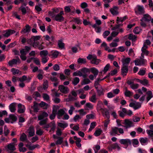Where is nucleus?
<instances>
[{
	"label": "nucleus",
	"mask_w": 153,
	"mask_h": 153,
	"mask_svg": "<svg viewBox=\"0 0 153 153\" xmlns=\"http://www.w3.org/2000/svg\"><path fill=\"white\" fill-rule=\"evenodd\" d=\"M134 62L136 65H145L147 61L146 59H144V56H143V54H141L139 59H135Z\"/></svg>",
	"instance_id": "obj_1"
},
{
	"label": "nucleus",
	"mask_w": 153,
	"mask_h": 153,
	"mask_svg": "<svg viewBox=\"0 0 153 153\" xmlns=\"http://www.w3.org/2000/svg\"><path fill=\"white\" fill-rule=\"evenodd\" d=\"M64 14L63 11H62L59 13L54 15L53 16H52V17H54L53 19L59 22H62L64 19V17L62 16Z\"/></svg>",
	"instance_id": "obj_2"
},
{
	"label": "nucleus",
	"mask_w": 153,
	"mask_h": 153,
	"mask_svg": "<svg viewBox=\"0 0 153 153\" xmlns=\"http://www.w3.org/2000/svg\"><path fill=\"white\" fill-rule=\"evenodd\" d=\"M135 12L137 15H141L145 12L144 8L143 6L137 5L135 9Z\"/></svg>",
	"instance_id": "obj_3"
},
{
	"label": "nucleus",
	"mask_w": 153,
	"mask_h": 153,
	"mask_svg": "<svg viewBox=\"0 0 153 153\" xmlns=\"http://www.w3.org/2000/svg\"><path fill=\"white\" fill-rule=\"evenodd\" d=\"M16 31L13 30L8 29L5 30H3L1 32V34L4 37H8L10 35L15 33Z\"/></svg>",
	"instance_id": "obj_4"
},
{
	"label": "nucleus",
	"mask_w": 153,
	"mask_h": 153,
	"mask_svg": "<svg viewBox=\"0 0 153 153\" xmlns=\"http://www.w3.org/2000/svg\"><path fill=\"white\" fill-rule=\"evenodd\" d=\"M97 90L98 95L100 96L104 94L105 90L102 87H95Z\"/></svg>",
	"instance_id": "obj_5"
},
{
	"label": "nucleus",
	"mask_w": 153,
	"mask_h": 153,
	"mask_svg": "<svg viewBox=\"0 0 153 153\" xmlns=\"http://www.w3.org/2000/svg\"><path fill=\"white\" fill-rule=\"evenodd\" d=\"M118 9V7L114 6L112 8L110 9V11L113 15H117L119 14Z\"/></svg>",
	"instance_id": "obj_6"
},
{
	"label": "nucleus",
	"mask_w": 153,
	"mask_h": 153,
	"mask_svg": "<svg viewBox=\"0 0 153 153\" xmlns=\"http://www.w3.org/2000/svg\"><path fill=\"white\" fill-rule=\"evenodd\" d=\"M119 142L121 144L124 145L129 144V145H131V140L128 139H120Z\"/></svg>",
	"instance_id": "obj_7"
},
{
	"label": "nucleus",
	"mask_w": 153,
	"mask_h": 153,
	"mask_svg": "<svg viewBox=\"0 0 153 153\" xmlns=\"http://www.w3.org/2000/svg\"><path fill=\"white\" fill-rule=\"evenodd\" d=\"M28 130L29 131L28 132L29 137H31L35 135V129L33 126H30Z\"/></svg>",
	"instance_id": "obj_8"
},
{
	"label": "nucleus",
	"mask_w": 153,
	"mask_h": 153,
	"mask_svg": "<svg viewBox=\"0 0 153 153\" xmlns=\"http://www.w3.org/2000/svg\"><path fill=\"white\" fill-rule=\"evenodd\" d=\"M18 112L19 113H23L25 111V106L21 103H19L18 105Z\"/></svg>",
	"instance_id": "obj_9"
},
{
	"label": "nucleus",
	"mask_w": 153,
	"mask_h": 153,
	"mask_svg": "<svg viewBox=\"0 0 153 153\" xmlns=\"http://www.w3.org/2000/svg\"><path fill=\"white\" fill-rule=\"evenodd\" d=\"M131 60V59L130 58H126L123 59L122 60L123 65L128 66Z\"/></svg>",
	"instance_id": "obj_10"
},
{
	"label": "nucleus",
	"mask_w": 153,
	"mask_h": 153,
	"mask_svg": "<svg viewBox=\"0 0 153 153\" xmlns=\"http://www.w3.org/2000/svg\"><path fill=\"white\" fill-rule=\"evenodd\" d=\"M17 59H13L9 61L8 63L10 66H12L13 65L16 64L18 62L20 61V59L18 57Z\"/></svg>",
	"instance_id": "obj_11"
},
{
	"label": "nucleus",
	"mask_w": 153,
	"mask_h": 153,
	"mask_svg": "<svg viewBox=\"0 0 153 153\" xmlns=\"http://www.w3.org/2000/svg\"><path fill=\"white\" fill-rule=\"evenodd\" d=\"M100 61L101 60L100 59H97V56L95 55L93 57V59L91 60V64L97 65Z\"/></svg>",
	"instance_id": "obj_12"
},
{
	"label": "nucleus",
	"mask_w": 153,
	"mask_h": 153,
	"mask_svg": "<svg viewBox=\"0 0 153 153\" xmlns=\"http://www.w3.org/2000/svg\"><path fill=\"white\" fill-rule=\"evenodd\" d=\"M128 66H123L121 68L122 74L123 75H126L128 71Z\"/></svg>",
	"instance_id": "obj_13"
},
{
	"label": "nucleus",
	"mask_w": 153,
	"mask_h": 153,
	"mask_svg": "<svg viewBox=\"0 0 153 153\" xmlns=\"http://www.w3.org/2000/svg\"><path fill=\"white\" fill-rule=\"evenodd\" d=\"M58 87L60 91L64 94H67L69 92V90L67 87Z\"/></svg>",
	"instance_id": "obj_14"
},
{
	"label": "nucleus",
	"mask_w": 153,
	"mask_h": 153,
	"mask_svg": "<svg viewBox=\"0 0 153 153\" xmlns=\"http://www.w3.org/2000/svg\"><path fill=\"white\" fill-rule=\"evenodd\" d=\"M142 19L146 21V22H149L151 20L152 18L149 14H144Z\"/></svg>",
	"instance_id": "obj_15"
},
{
	"label": "nucleus",
	"mask_w": 153,
	"mask_h": 153,
	"mask_svg": "<svg viewBox=\"0 0 153 153\" xmlns=\"http://www.w3.org/2000/svg\"><path fill=\"white\" fill-rule=\"evenodd\" d=\"M125 127L126 128H129L132 126V122L128 119H126L125 120Z\"/></svg>",
	"instance_id": "obj_16"
},
{
	"label": "nucleus",
	"mask_w": 153,
	"mask_h": 153,
	"mask_svg": "<svg viewBox=\"0 0 153 153\" xmlns=\"http://www.w3.org/2000/svg\"><path fill=\"white\" fill-rule=\"evenodd\" d=\"M39 106V104L36 102H34L33 105L31 107V108L33 109L35 112L36 113L38 112L39 110V109L38 108Z\"/></svg>",
	"instance_id": "obj_17"
},
{
	"label": "nucleus",
	"mask_w": 153,
	"mask_h": 153,
	"mask_svg": "<svg viewBox=\"0 0 153 153\" xmlns=\"http://www.w3.org/2000/svg\"><path fill=\"white\" fill-rule=\"evenodd\" d=\"M90 70L91 73L93 74L94 75L95 78H96L99 73V71L98 70L95 68L92 67L90 68Z\"/></svg>",
	"instance_id": "obj_18"
},
{
	"label": "nucleus",
	"mask_w": 153,
	"mask_h": 153,
	"mask_svg": "<svg viewBox=\"0 0 153 153\" xmlns=\"http://www.w3.org/2000/svg\"><path fill=\"white\" fill-rule=\"evenodd\" d=\"M5 148L6 149H7L9 150L12 151H13L16 149L15 146L12 143H10L8 144L5 147Z\"/></svg>",
	"instance_id": "obj_19"
},
{
	"label": "nucleus",
	"mask_w": 153,
	"mask_h": 153,
	"mask_svg": "<svg viewBox=\"0 0 153 153\" xmlns=\"http://www.w3.org/2000/svg\"><path fill=\"white\" fill-rule=\"evenodd\" d=\"M16 104L15 103H12L9 105V108L11 112L13 113L15 112L16 110L15 108Z\"/></svg>",
	"instance_id": "obj_20"
},
{
	"label": "nucleus",
	"mask_w": 153,
	"mask_h": 153,
	"mask_svg": "<svg viewBox=\"0 0 153 153\" xmlns=\"http://www.w3.org/2000/svg\"><path fill=\"white\" fill-rule=\"evenodd\" d=\"M138 82L143 85H149V81L146 79H144L143 80L138 79Z\"/></svg>",
	"instance_id": "obj_21"
},
{
	"label": "nucleus",
	"mask_w": 153,
	"mask_h": 153,
	"mask_svg": "<svg viewBox=\"0 0 153 153\" xmlns=\"http://www.w3.org/2000/svg\"><path fill=\"white\" fill-rule=\"evenodd\" d=\"M139 141L142 145H144V144H147L148 138L146 137L145 138L140 137L139 139Z\"/></svg>",
	"instance_id": "obj_22"
},
{
	"label": "nucleus",
	"mask_w": 153,
	"mask_h": 153,
	"mask_svg": "<svg viewBox=\"0 0 153 153\" xmlns=\"http://www.w3.org/2000/svg\"><path fill=\"white\" fill-rule=\"evenodd\" d=\"M118 128L115 127L112 128L111 131L110 132V135L111 136H114L116 134H117L118 131Z\"/></svg>",
	"instance_id": "obj_23"
},
{
	"label": "nucleus",
	"mask_w": 153,
	"mask_h": 153,
	"mask_svg": "<svg viewBox=\"0 0 153 153\" xmlns=\"http://www.w3.org/2000/svg\"><path fill=\"white\" fill-rule=\"evenodd\" d=\"M9 118L12 120V121L11 122V123H13L14 122L16 121L17 120V117L14 114H10L9 115Z\"/></svg>",
	"instance_id": "obj_24"
},
{
	"label": "nucleus",
	"mask_w": 153,
	"mask_h": 153,
	"mask_svg": "<svg viewBox=\"0 0 153 153\" xmlns=\"http://www.w3.org/2000/svg\"><path fill=\"white\" fill-rule=\"evenodd\" d=\"M81 69L82 73L83 75H85L86 76H85V78H86L87 76V75L86 74L88 72H89V70L88 68H84Z\"/></svg>",
	"instance_id": "obj_25"
},
{
	"label": "nucleus",
	"mask_w": 153,
	"mask_h": 153,
	"mask_svg": "<svg viewBox=\"0 0 153 153\" xmlns=\"http://www.w3.org/2000/svg\"><path fill=\"white\" fill-rule=\"evenodd\" d=\"M147 22L141 19L140 20L139 23L140 26L143 27H145L147 26Z\"/></svg>",
	"instance_id": "obj_26"
},
{
	"label": "nucleus",
	"mask_w": 153,
	"mask_h": 153,
	"mask_svg": "<svg viewBox=\"0 0 153 153\" xmlns=\"http://www.w3.org/2000/svg\"><path fill=\"white\" fill-rule=\"evenodd\" d=\"M102 103L101 101H98L97 106V111L100 110H104L103 108H102Z\"/></svg>",
	"instance_id": "obj_27"
},
{
	"label": "nucleus",
	"mask_w": 153,
	"mask_h": 153,
	"mask_svg": "<svg viewBox=\"0 0 153 153\" xmlns=\"http://www.w3.org/2000/svg\"><path fill=\"white\" fill-rule=\"evenodd\" d=\"M90 82H91V81L89 79L85 78L82 81L81 84L82 85H84L88 84Z\"/></svg>",
	"instance_id": "obj_28"
},
{
	"label": "nucleus",
	"mask_w": 153,
	"mask_h": 153,
	"mask_svg": "<svg viewBox=\"0 0 153 153\" xmlns=\"http://www.w3.org/2000/svg\"><path fill=\"white\" fill-rule=\"evenodd\" d=\"M79 77H75L72 81V83L74 85H76L79 83Z\"/></svg>",
	"instance_id": "obj_29"
},
{
	"label": "nucleus",
	"mask_w": 153,
	"mask_h": 153,
	"mask_svg": "<svg viewBox=\"0 0 153 153\" xmlns=\"http://www.w3.org/2000/svg\"><path fill=\"white\" fill-rule=\"evenodd\" d=\"M131 143H132L133 146L136 147L137 146H136L137 145H138L139 144V142L137 139H133L131 141Z\"/></svg>",
	"instance_id": "obj_30"
},
{
	"label": "nucleus",
	"mask_w": 153,
	"mask_h": 153,
	"mask_svg": "<svg viewBox=\"0 0 153 153\" xmlns=\"http://www.w3.org/2000/svg\"><path fill=\"white\" fill-rule=\"evenodd\" d=\"M30 27L28 25H26L25 26V28L22 31V32H23L24 33L29 32L30 30Z\"/></svg>",
	"instance_id": "obj_31"
},
{
	"label": "nucleus",
	"mask_w": 153,
	"mask_h": 153,
	"mask_svg": "<svg viewBox=\"0 0 153 153\" xmlns=\"http://www.w3.org/2000/svg\"><path fill=\"white\" fill-rule=\"evenodd\" d=\"M41 36H33L29 40L30 41L35 42V41L39 40Z\"/></svg>",
	"instance_id": "obj_32"
},
{
	"label": "nucleus",
	"mask_w": 153,
	"mask_h": 153,
	"mask_svg": "<svg viewBox=\"0 0 153 153\" xmlns=\"http://www.w3.org/2000/svg\"><path fill=\"white\" fill-rule=\"evenodd\" d=\"M102 132V130L100 128L97 129L94 133V135L96 137L100 136Z\"/></svg>",
	"instance_id": "obj_33"
},
{
	"label": "nucleus",
	"mask_w": 153,
	"mask_h": 153,
	"mask_svg": "<svg viewBox=\"0 0 153 153\" xmlns=\"http://www.w3.org/2000/svg\"><path fill=\"white\" fill-rule=\"evenodd\" d=\"M136 38L137 36L135 35H133L132 34H129L128 37V39L129 40H131L134 41L136 40Z\"/></svg>",
	"instance_id": "obj_34"
},
{
	"label": "nucleus",
	"mask_w": 153,
	"mask_h": 153,
	"mask_svg": "<svg viewBox=\"0 0 153 153\" xmlns=\"http://www.w3.org/2000/svg\"><path fill=\"white\" fill-rule=\"evenodd\" d=\"M77 62L79 64H85L86 62L85 58H79L77 60Z\"/></svg>",
	"instance_id": "obj_35"
},
{
	"label": "nucleus",
	"mask_w": 153,
	"mask_h": 153,
	"mask_svg": "<svg viewBox=\"0 0 153 153\" xmlns=\"http://www.w3.org/2000/svg\"><path fill=\"white\" fill-rule=\"evenodd\" d=\"M111 147L113 149H114L117 148L118 150H119L121 148L119 146L118 144L117 143H115L110 145Z\"/></svg>",
	"instance_id": "obj_36"
},
{
	"label": "nucleus",
	"mask_w": 153,
	"mask_h": 153,
	"mask_svg": "<svg viewBox=\"0 0 153 153\" xmlns=\"http://www.w3.org/2000/svg\"><path fill=\"white\" fill-rule=\"evenodd\" d=\"M97 100L95 93L93 94L91 98H89V100L94 103L96 102Z\"/></svg>",
	"instance_id": "obj_37"
},
{
	"label": "nucleus",
	"mask_w": 153,
	"mask_h": 153,
	"mask_svg": "<svg viewBox=\"0 0 153 153\" xmlns=\"http://www.w3.org/2000/svg\"><path fill=\"white\" fill-rule=\"evenodd\" d=\"M20 139L22 141H26L27 140V136L25 133H23L21 136Z\"/></svg>",
	"instance_id": "obj_38"
},
{
	"label": "nucleus",
	"mask_w": 153,
	"mask_h": 153,
	"mask_svg": "<svg viewBox=\"0 0 153 153\" xmlns=\"http://www.w3.org/2000/svg\"><path fill=\"white\" fill-rule=\"evenodd\" d=\"M146 68H144L143 69H140L138 72V74L141 76H143L146 74Z\"/></svg>",
	"instance_id": "obj_39"
},
{
	"label": "nucleus",
	"mask_w": 153,
	"mask_h": 153,
	"mask_svg": "<svg viewBox=\"0 0 153 153\" xmlns=\"http://www.w3.org/2000/svg\"><path fill=\"white\" fill-rule=\"evenodd\" d=\"M63 137H60L56 142V144L58 145L62 144L63 142Z\"/></svg>",
	"instance_id": "obj_40"
},
{
	"label": "nucleus",
	"mask_w": 153,
	"mask_h": 153,
	"mask_svg": "<svg viewBox=\"0 0 153 153\" xmlns=\"http://www.w3.org/2000/svg\"><path fill=\"white\" fill-rule=\"evenodd\" d=\"M58 126L61 128H65L67 127L68 125V124L66 123H58Z\"/></svg>",
	"instance_id": "obj_41"
},
{
	"label": "nucleus",
	"mask_w": 153,
	"mask_h": 153,
	"mask_svg": "<svg viewBox=\"0 0 153 153\" xmlns=\"http://www.w3.org/2000/svg\"><path fill=\"white\" fill-rule=\"evenodd\" d=\"M48 54V51L46 50H43L41 51L40 53V55L41 56H44L46 57Z\"/></svg>",
	"instance_id": "obj_42"
},
{
	"label": "nucleus",
	"mask_w": 153,
	"mask_h": 153,
	"mask_svg": "<svg viewBox=\"0 0 153 153\" xmlns=\"http://www.w3.org/2000/svg\"><path fill=\"white\" fill-rule=\"evenodd\" d=\"M39 105L41 107H45V108H47L48 105L45 102L42 101L39 104Z\"/></svg>",
	"instance_id": "obj_43"
},
{
	"label": "nucleus",
	"mask_w": 153,
	"mask_h": 153,
	"mask_svg": "<svg viewBox=\"0 0 153 153\" xmlns=\"http://www.w3.org/2000/svg\"><path fill=\"white\" fill-rule=\"evenodd\" d=\"M58 45L59 48L62 49L64 48L65 44L64 43H63L62 41H59Z\"/></svg>",
	"instance_id": "obj_44"
},
{
	"label": "nucleus",
	"mask_w": 153,
	"mask_h": 153,
	"mask_svg": "<svg viewBox=\"0 0 153 153\" xmlns=\"http://www.w3.org/2000/svg\"><path fill=\"white\" fill-rule=\"evenodd\" d=\"M19 9L21 10L23 15L27 13L26 8L25 7H23L22 5L19 8Z\"/></svg>",
	"instance_id": "obj_45"
},
{
	"label": "nucleus",
	"mask_w": 153,
	"mask_h": 153,
	"mask_svg": "<svg viewBox=\"0 0 153 153\" xmlns=\"http://www.w3.org/2000/svg\"><path fill=\"white\" fill-rule=\"evenodd\" d=\"M125 95L127 97H130L132 95L131 92L127 90L126 88V91L124 92Z\"/></svg>",
	"instance_id": "obj_46"
},
{
	"label": "nucleus",
	"mask_w": 153,
	"mask_h": 153,
	"mask_svg": "<svg viewBox=\"0 0 153 153\" xmlns=\"http://www.w3.org/2000/svg\"><path fill=\"white\" fill-rule=\"evenodd\" d=\"M73 21L76 23L78 24H81V20L79 18H74L73 20Z\"/></svg>",
	"instance_id": "obj_47"
},
{
	"label": "nucleus",
	"mask_w": 153,
	"mask_h": 153,
	"mask_svg": "<svg viewBox=\"0 0 153 153\" xmlns=\"http://www.w3.org/2000/svg\"><path fill=\"white\" fill-rule=\"evenodd\" d=\"M48 87H38L37 89L39 91L42 92L44 90H46L47 89Z\"/></svg>",
	"instance_id": "obj_48"
},
{
	"label": "nucleus",
	"mask_w": 153,
	"mask_h": 153,
	"mask_svg": "<svg viewBox=\"0 0 153 153\" xmlns=\"http://www.w3.org/2000/svg\"><path fill=\"white\" fill-rule=\"evenodd\" d=\"M117 73V71L116 69H114L113 71H111L108 74V76L111 75L114 76Z\"/></svg>",
	"instance_id": "obj_49"
},
{
	"label": "nucleus",
	"mask_w": 153,
	"mask_h": 153,
	"mask_svg": "<svg viewBox=\"0 0 153 153\" xmlns=\"http://www.w3.org/2000/svg\"><path fill=\"white\" fill-rule=\"evenodd\" d=\"M135 104V105L134 107V110L138 109L141 107V104L139 102H137Z\"/></svg>",
	"instance_id": "obj_50"
},
{
	"label": "nucleus",
	"mask_w": 153,
	"mask_h": 153,
	"mask_svg": "<svg viewBox=\"0 0 153 153\" xmlns=\"http://www.w3.org/2000/svg\"><path fill=\"white\" fill-rule=\"evenodd\" d=\"M65 111L62 109H60L59 110L58 112V115L59 116H62L65 114Z\"/></svg>",
	"instance_id": "obj_51"
},
{
	"label": "nucleus",
	"mask_w": 153,
	"mask_h": 153,
	"mask_svg": "<svg viewBox=\"0 0 153 153\" xmlns=\"http://www.w3.org/2000/svg\"><path fill=\"white\" fill-rule=\"evenodd\" d=\"M11 70L13 74L14 75L16 74H18L19 71V70L13 68H12Z\"/></svg>",
	"instance_id": "obj_52"
},
{
	"label": "nucleus",
	"mask_w": 153,
	"mask_h": 153,
	"mask_svg": "<svg viewBox=\"0 0 153 153\" xmlns=\"http://www.w3.org/2000/svg\"><path fill=\"white\" fill-rule=\"evenodd\" d=\"M43 97L45 100L49 101L50 97L48 94L45 93L43 95Z\"/></svg>",
	"instance_id": "obj_53"
},
{
	"label": "nucleus",
	"mask_w": 153,
	"mask_h": 153,
	"mask_svg": "<svg viewBox=\"0 0 153 153\" xmlns=\"http://www.w3.org/2000/svg\"><path fill=\"white\" fill-rule=\"evenodd\" d=\"M22 77L24 81H27V82H29L31 79V78L29 76H28L27 77V76L25 75H23Z\"/></svg>",
	"instance_id": "obj_54"
},
{
	"label": "nucleus",
	"mask_w": 153,
	"mask_h": 153,
	"mask_svg": "<svg viewBox=\"0 0 153 153\" xmlns=\"http://www.w3.org/2000/svg\"><path fill=\"white\" fill-rule=\"evenodd\" d=\"M48 120L47 118H46L44 119H43L42 120H41L39 123V124L40 126H42L43 125H44L47 122V120Z\"/></svg>",
	"instance_id": "obj_55"
},
{
	"label": "nucleus",
	"mask_w": 153,
	"mask_h": 153,
	"mask_svg": "<svg viewBox=\"0 0 153 153\" xmlns=\"http://www.w3.org/2000/svg\"><path fill=\"white\" fill-rule=\"evenodd\" d=\"M110 65L109 64H107L106 65L103 71L104 73H106L109 70L110 68Z\"/></svg>",
	"instance_id": "obj_56"
},
{
	"label": "nucleus",
	"mask_w": 153,
	"mask_h": 153,
	"mask_svg": "<svg viewBox=\"0 0 153 153\" xmlns=\"http://www.w3.org/2000/svg\"><path fill=\"white\" fill-rule=\"evenodd\" d=\"M146 133L151 137H153V130L147 129Z\"/></svg>",
	"instance_id": "obj_57"
},
{
	"label": "nucleus",
	"mask_w": 153,
	"mask_h": 153,
	"mask_svg": "<svg viewBox=\"0 0 153 153\" xmlns=\"http://www.w3.org/2000/svg\"><path fill=\"white\" fill-rule=\"evenodd\" d=\"M7 112L5 110L0 111V117H2L3 116L5 115H7Z\"/></svg>",
	"instance_id": "obj_58"
},
{
	"label": "nucleus",
	"mask_w": 153,
	"mask_h": 153,
	"mask_svg": "<svg viewBox=\"0 0 153 153\" xmlns=\"http://www.w3.org/2000/svg\"><path fill=\"white\" fill-rule=\"evenodd\" d=\"M104 79H100V78H97L96 80L95 81L94 85L95 86L98 85H99L100 82Z\"/></svg>",
	"instance_id": "obj_59"
},
{
	"label": "nucleus",
	"mask_w": 153,
	"mask_h": 153,
	"mask_svg": "<svg viewBox=\"0 0 153 153\" xmlns=\"http://www.w3.org/2000/svg\"><path fill=\"white\" fill-rule=\"evenodd\" d=\"M49 58L47 57H42V62L44 64L46 63L48 61Z\"/></svg>",
	"instance_id": "obj_60"
},
{
	"label": "nucleus",
	"mask_w": 153,
	"mask_h": 153,
	"mask_svg": "<svg viewBox=\"0 0 153 153\" xmlns=\"http://www.w3.org/2000/svg\"><path fill=\"white\" fill-rule=\"evenodd\" d=\"M34 62L37 65H40L39 60L37 58H34Z\"/></svg>",
	"instance_id": "obj_61"
},
{
	"label": "nucleus",
	"mask_w": 153,
	"mask_h": 153,
	"mask_svg": "<svg viewBox=\"0 0 153 153\" xmlns=\"http://www.w3.org/2000/svg\"><path fill=\"white\" fill-rule=\"evenodd\" d=\"M88 6L87 3L85 2L82 3L80 5L82 9H85Z\"/></svg>",
	"instance_id": "obj_62"
},
{
	"label": "nucleus",
	"mask_w": 153,
	"mask_h": 153,
	"mask_svg": "<svg viewBox=\"0 0 153 153\" xmlns=\"http://www.w3.org/2000/svg\"><path fill=\"white\" fill-rule=\"evenodd\" d=\"M59 54V52L56 51L53 52L52 54V55L53 58H56L57 57Z\"/></svg>",
	"instance_id": "obj_63"
},
{
	"label": "nucleus",
	"mask_w": 153,
	"mask_h": 153,
	"mask_svg": "<svg viewBox=\"0 0 153 153\" xmlns=\"http://www.w3.org/2000/svg\"><path fill=\"white\" fill-rule=\"evenodd\" d=\"M53 69L55 71H58L59 70L60 68L59 65L57 64H56L54 65L53 67Z\"/></svg>",
	"instance_id": "obj_64"
}]
</instances>
